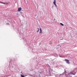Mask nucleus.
<instances>
[{"instance_id":"nucleus-5","label":"nucleus","mask_w":77,"mask_h":77,"mask_svg":"<svg viewBox=\"0 0 77 77\" xmlns=\"http://www.w3.org/2000/svg\"><path fill=\"white\" fill-rule=\"evenodd\" d=\"M0 3H2V4H8V3H4L1 2H0Z\"/></svg>"},{"instance_id":"nucleus-3","label":"nucleus","mask_w":77,"mask_h":77,"mask_svg":"<svg viewBox=\"0 0 77 77\" xmlns=\"http://www.w3.org/2000/svg\"><path fill=\"white\" fill-rule=\"evenodd\" d=\"M53 3L54 5H55V6H57V5L56 4V0H54L53 2Z\"/></svg>"},{"instance_id":"nucleus-4","label":"nucleus","mask_w":77,"mask_h":77,"mask_svg":"<svg viewBox=\"0 0 77 77\" xmlns=\"http://www.w3.org/2000/svg\"><path fill=\"white\" fill-rule=\"evenodd\" d=\"M39 30L40 31L39 32V33H42V28L40 27L39 28Z\"/></svg>"},{"instance_id":"nucleus-6","label":"nucleus","mask_w":77,"mask_h":77,"mask_svg":"<svg viewBox=\"0 0 77 77\" xmlns=\"http://www.w3.org/2000/svg\"><path fill=\"white\" fill-rule=\"evenodd\" d=\"M37 29H38V30L37 31V32L38 33V32H39V28H37Z\"/></svg>"},{"instance_id":"nucleus-9","label":"nucleus","mask_w":77,"mask_h":77,"mask_svg":"<svg viewBox=\"0 0 77 77\" xmlns=\"http://www.w3.org/2000/svg\"><path fill=\"white\" fill-rule=\"evenodd\" d=\"M50 44H52V42H49Z\"/></svg>"},{"instance_id":"nucleus-7","label":"nucleus","mask_w":77,"mask_h":77,"mask_svg":"<svg viewBox=\"0 0 77 77\" xmlns=\"http://www.w3.org/2000/svg\"><path fill=\"white\" fill-rule=\"evenodd\" d=\"M60 24H61V26H64V25L63 23H60Z\"/></svg>"},{"instance_id":"nucleus-1","label":"nucleus","mask_w":77,"mask_h":77,"mask_svg":"<svg viewBox=\"0 0 77 77\" xmlns=\"http://www.w3.org/2000/svg\"><path fill=\"white\" fill-rule=\"evenodd\" d=\"M65 61H66L67 63H68V64H69V60L67 59H65Z\"/></svg>"},{"instance_id":"nucleus-8","label":"nucleus","mask_w":77,"mask_h":77,"mask_svg":"<svg viewBox=\"0 0 77 77\" xmlns=\"http://www.w3.org/2000/svg\"><path fill=\"white\" fill-rule=\"evenodd\" d=\"M21 77H24V75H21Z\"/></svg>"},{"instance_id":"nucleus-2","label":"nucleus","mask_w":77,"mask_h":77,"mask_svg":"<svg viewBox=\"0 0 77 77\" xmlns=\"http://www.w3.org/2000/svg\"><path fill=\"white\" fill-rule=\"evenodd\" d=\"M21 10H22V8H18L17 11L18 12H20V11H21Z\"/></svg>"}]
</instances>
